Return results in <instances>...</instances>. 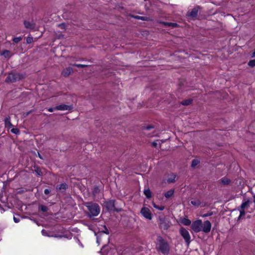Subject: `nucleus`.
Listing matches in <instances>:
<instances>
[{"label":"nucleus","mask_w":255,"mask_h":255,"mask_svg":"<svg viewBox=\"0 0 255 255\" xmlns=\"http://www.w3.org/2000/svg\"><path fill=\"white\" fill-rule=\"evenodd\" d=\"M211 226V223L209 221L206 220L203 223L201 220L198 219L193 222L191 226V228L195 233H198L202 231L207 234L210 232Z\"/></svg>","instance_id":"f257e3e1"},{"label":"nucleus","mask_w":255,"mask_h":255,"mask_svg":"<svg viewBox=\"0 0 255 255\" xmlns=\"http://www.w3.org/2000/svg\"><path fill=\"white\" fill-rule=\"evenodd\" d=\"M83 204L88 209L86 214L89 218L93 219L99 214L101 209L98 204L93 202H86Z\"/></svg>","instance_id":"f03ea898"},{"label":"nucleus","mask_w":255,"mask_h":255,"mask_svg":"<svg viewBox=\"0 0 255 255\" xmlns=\"http://www.w3.org/2000/svg\"><path fill=\"white\" fill-rule=\"evenodd\" d=\"M157 243L156 244V249L164 255L169 254L170 248L168 243L163 238L159 236L157 238Z\"/></svg>","instance_id":"7ed1b4c3"},{"label":"nucleus","mask_w":255,"mask_h":255,"mask_svg":"<svg viewBox=\"0 0 255 255\" xmlns=\"http://www.w3.org/2000/svg\"><path fill=\"white\" fill-rule=\"evenodd\" d=\"M115 202V200L105 201L103 203V206L106 208V210L109 212L114 211L119 213L121 212L122 209L121 208L116 207Z\"/></svg>","instance_id":"20e7f679"},{"label":"nucleus","mask_w":255,"mask_h":255,"mask_svg":"<svg viewBox=\"0 0 255 255\" xmlns=\"http://www.w3.org/2000/svg\"><path fill=\"white\" fill-rule=\"evenodd\" d=\"M24 78V75L21 73H11L7 76L5 82L7 83H13L19 81Z\"/></svg>","instance_id":"39448f33"},{"label":"nucleus","mask_w":255,"mask_h":255,"mask_svg":"<svg viewBox=\"0 0 255 255\" xmlns=\"http://www.w3.org/2000/svg\"><path fill=\"white\" fill-rule=\"evenodd\" d=\"M179 233L188 246L191 242V237L189 232L185 228L181 227L179 229Z\"/></svg>","instance_id":"423d86ee"},{"label":"nucleus","mask_w":255,"mask_h":255,"mask_svg":"<svg viewBox=\"0 0 255 255\" xmlns=\"http://www.w3.org/2000/svg\"><path fill=\"white\" fill-rule=\"evenodd\" d=\"M140 213L147 219H152V214L150 210L147 207H142L140 210Z\"/></svg>","instance_id":"0eeeda50"},{"label":"nucleus","mask_w":255,"mask_h":255,"mask_svg":"<svg viewBox=\"0 0 255 255\" xmlns=\"http://www.w3.org/2000/svg\"><path fill=\"white\" fill-rule=\"evenodd\" d=\"M159 221V225L161 229L167 230L170 227L169 222L166 221L164 218L160 217Z\"/></svg>","instance_id":"6e6552de"},{"label":"nucleus","mask_w":255,"mask_h":255,"mask_svg":"<svg viewBox=\"0 0 255 255\" xmlns=\"http://www.w3.org/2000/svg\"><path fill=\"white\" fill-rule=\"evenodd\" d=\"M200 9V7L199 6H196L192 9L191 11H188L186 15L188 17H190L193 18H195L198 15V12L199 10Z\"/></svg>","instance_id":"1a4fd4ad"},{"label":"nucleus","mask_w":255,"mask_h":255,"mask_svg":"<svg viewBox=\"0 0 255 255\" xmlns=\"http://www.w3.org/2000/svg\"><path fill=\"white\" fill-rule=\"evenodd\" d=\"M72 105H67L65 104H61L54 107L55 110L59 111H70L73 109Z\"/></svg>","instance_id":"9d476101"},{"label":"nucleus","mask_w":255,"mask_h":255,"mask_svg":"<svg viewBox=\"0 0 255 255\" xmlns=\"http://www.w3.org/2000/svg\"><path fill=\"white\" fill-rule=\"evenodd\" d=\"M68 185L66 183H63L56 186V189L57 190L60 191L61 192H64L68 188Z\"/></svg>","instance_id":"9b49d317"},{"label":"nucleus","mask_w":255,"mask_h":255,"mask_svg":"<svg viewBox=\"0 0 255 255\" xmlns=\"http://www.w3.org/2000/svg\"><path fill=\"white\" fill-rule=\"evenodd\" d=\"M73 72V69L68 67L64 69L62 72V75L64 77H67Z\"/></svg>","instance_id":"f8f14e48"},{"label":"nucleus","mask_w":255,"mask_h":255,"mask_svg":"<svg viewBox=\"0 0 255 255\" xmlns=\"http://www.w3.org/2000/svg\"><path fill=\"white\" fill-rule=\"evenodd\" d=\"M0 55L3 56L5 58L8 59L12 55V53L8 50H3L0 52Z\"/></svg>","instance_id":"ddd939ff"},{"label":"nucleus","mask_w":255,"mask_h":255,"mask_svg":"<svg viewBox=\"0 0 255 255\" xmlns=\"http://www.w3.org/2000/svg\"><path fill=\"white\" fill-rule=\"evenodd\" d=\"M24 25L25 27L27 29H33L35 27V24L34 23L28 21H24Z\"/></svg>","instance_id":"4468645a"},{"label":"nucleus","mask_w":255,"mask_h":255,"mask_svg":"<svg viewBox=\"0 0 255 255\" xmlns=\"http://www.w3.org/2000/svg\"><path fill=\"white\" fill-rule=\"evenodd\" d=\"M5 126L8 128H11L13 127V125L10 122V118L9 116L6 117L4 120Z\"/></svg>","instance_id":"2eb2a0df"},{"label":"nucleus","mask_w":255,"mask_h":255,"mask_svg":"<svg viewBox=\"0 0 255 255\" xmlns=\"http://www.w3.org/2000/svg\"><path fill=\"white\" fill-rule=\"evenodd\" d=\"M34 169H32L33 171H34L37 175L41 176L43 175V173L41 171V170L39 167L38 166H33Z\"/></svg>","instance_id":"dca6fc26"},{"label":"nucleus","mask_w":255,"mask_h":255,"mask_svg":"<svg viewBox=\"0 0 255 255\" xmlns=\"http://www.w3.org/2000/svg\"><path fill=\"white\" fill-rule=\"evenodd\" d=\"M180 222L185 226H189L191 224V221L185 218H181Z\"/></svg>","instance_id":"f3484780"},{"label":"nucleus","mask_w":255,"mask_h":255,"mask_svg":"<svg viewBox=\"0 0 255 255\" xmlns=\"http://www.w3.org/2000/svg\"><path fill=\"white\" fill-rule=\"evenodd\" d=\"M251 203L250 200L248 199L244 202H243L241 206H240V208L242 209H245L246 208H248L249 206V204Z\"/></svg>","instance_id":"a211bd4d"},{"label":"nucleus","mask_w":255,"mask_h":255,"mask_svg":"<svg viewBox=\"0 0 255 255\" xmlns=\"http://www.w3.org/2000/svg\"><path fill=\"white\" fill-rule=\"evenodd\" d=\"M100 192V189L98 186H94L92 191V194L94 197H96L97 195L99 194Z\"/></svg>","instance_id":"6ab92c4d"},{"label":"nucleus","mask_w":255,"mask_h":255,"mask_svg":"<svg viewBox=\"0 0 255 255\" xmlns=\"http://www.w3.org/2000/svg\"><path fill=\"white\" fill-rule=\"evenodd\" d=\"M143 192L147 198L149 199L151 197V192L149 188L144 189Z\"/></svg>","instance_id":"aec40b11"},{"label":"nucleus","mask_w":255,"mask_h":255,"mask_svg":"<svg viewBox=\"0 0 255 255\" xmlns=\"http://www.w3.org/2000/svg\"><path fill=\"white\" fill-rule=\"evenodd\" d=\"M192 101L193 100L191 99L185 100L181 102V104L184 106H188L191 104Z\"/></svg>","instance_id":"412c9836"},{"label":"nucleus","mask_w":255,"mask_h":255,"mask_svg":"<svg viewBox=\"0 0 255 255\" xmlns=\"http://www.w3.org/2000/svg\"><path fill=\"white\" fill-rule=\"evenodd\" d=\"M173 193H174V190H170L168 191L166 193H165L164 196L166 198H169L171 197L173 195Z\"/></svg>","instance_id":"4be33fe9"},{"label":"nucleus","mask_w":255,"mask_h":255,"mask_svg":"<svg viewBox=\"0 0 255 255\" xmlns=\"http://www.w3.org/2000/svg\"><path fill=\"white\" fill-rule=\"evenodd\" d=\"M221 183L224 185H228L230 183L231 180L227 178H223L221 180Z\"/></svg>","instance_id":"5701e85b"},{"label":"nucleus","mask_w":255,"mask_h":255,"mask_svg":"<svg viewBox=\"0 0 255 255\" xmlns=\"http://www.w3.org/2000/svg\"><path fill=\"white\" fill-rule=\"evenodd\" d=\"M199 163L200 161L199 160L194 159L192 161L191 167L193 168H195Z\"/></svg>","instance_id":"b1692460"},{"label":"nucleus","mask_w":255,"mask_h":255,"mask_svg":"<svg viewBox=\"0 0 255 255\" xmlns=\"http://www.w3.org/2000/svg\"><path fill=\"white\" fill-rule=\"evenodd\" d=\"M39 209L42 212H46L48 211V208L47 206L41 204L39 205Z\"/></svg>","instance_id":"393cba45"},{"label":"nucleus","mask_w":255,"mask_h":255,"mask_svg":"<svg viewBox=\"0 0 255 255\" xmlns=\"http://www.w3.org/2000/svg\"><path fill=\"white\" fill-rule=\"evenodd\" d=\"M191 203L196 206H199L201 204V202L199 200H195L191 201Z\"/></svg>","instance_id":"a878e982"},{"label":"nucleus","mask_w":255,"mask_h":255,"mask_svg":"<svg viewBox=\"0 0 255 255\" xmlns=\"http://www.w3.org/2000/svg\"><path fill=\"white\" fill-rule=\"evenodd\" d=\"M72 65L73 66L80 67V68H85L89 66V65H86V64H73Z\"/></svg>","instance_id":"bb28decb"},{"label":"nucleus","mask_w":255,"mask_h":255,"mask_svg":"<svg viewBox=\"0 0 255 255\" xmlns=\"http://www.w3.org/2000/svg\"><path fill=\"white\" fill-rule=\"evenodd\" d=\"M152 205L155 208H156L157 209H158L160 211H162L164 210V206H158V205H156L154 203H152Z\"/></svg>","instance_id":"cd10ccee"},{"label":"nucleus","mask_w":255,"mask_h":255,"mask_svg":"<svg viewBox=\"0 0 255 255\" xmlns=\"http://www.w3.org/2000/svg\"><path fill=\"white\" fill-rule=\"evenodd\" d=\"M142 129H146L147 130H149L151 129H153L154 128V127L152 125H149L147 126H143L142 127Z\"/></svg>","instance_id":"c85d7f7f"},{"label":"nucleus","mask_w":255,"mask_h":255,"mask_svg":"<svg viewBox=\"0 0 255 255\" xmlns=\"http://www.w3.org/2000/svg\"><path fill=\"white\" fill-rule=\"evenodd\" d=\"M248 65L251 67L255 66V59L251 60L248 62Z\"/></svg>","instance_id":"c756f323"},{"label":"nucleus","mask_w":255,"mask_h":255,"mask_svg":"<svg viewBox=\"0 0 255 255\" xmlns=\"http://www.w3.org/2000/svg\"><path fill=\"white\" fill-rule=\"evenodd\" d=\"M175 177H176V176L174 175L172 177L169 178L167 180V182L169 183H174L175 181Z\"/></svg>","instance_id":"7c9ffc66"},{"label":"nucleus","mask_w":255,"mask_h":255,"mask_svg":"<svg viewBox=\"0 0 255 255\" xmlns=\"http://www.w3.org/2000/svg\"><path fill=\"white\" fill-rule=\"evenodd\" d=\"M164 24L168 26H171L173 27H176L177 25L176 23H172V22H166L164 23Z\"/></svg>","instance_id":"2f4dec72"},{"label":"nucleus","mask_w":255,"mask_h":255,"mask_svg":"<svg viewBox=\"0 0 255 255\" xmlns=\"http://www.w3.org/2000/svg\"><path fill=\"white\" fill-rule=\"evenodd\" d=\"M58 26L62 29L65 30L66 28V25L65 23H60L58 25Z\"/></svg>","instance_id":"473e14b6"},{"label":"nucleus","mask_w":255,"mask_h":255,"mask_svg":"<svg viewBox=\"0 0 255 255\" xmlns=\"http://www.w3.org/2000/svg\"><path fill=\"white\" fill-rule=\"evenodd\" d=\"M133 17H134L136 19H140L142 20H146L147 19V17H146L140 16H138V15L134 16H133Z\"/></svg>","instance_id":"72a5a7b5"},{"label":"nucleus","mask_w":255,"mask_h":255,"mask_svg":"<svg viewBox=\"0 0 255 255\" xmlns=\"http://www.w3.org/2000/svg\"><path fill=\"white\" fill-rule=\"evenodd\" d=\"M213 215V212H208V213H207L206 214L202 215V217H207L211 216H212Z\"/></svg>","instance_id":"f704fd0d"},{"label":"nucleus","mask_w":255,"mask_h":255,"mask_svg":"<svg viewBox=\"0 0 255 255\" xmlns=\"http://www.w3.org/2000/svg\"><path fill=\"white\" fill-rule=\"evenodd\" d=\"M11 131L16 134H18L20 132L19 130L17 128H13L11 129Z\"/></svg>","instance_id":"c9c22d12"},{"label":"nucleus","mask_w":255,"mask_h":255,"mask_svg":"<svg viewBox=\"0 0 255 255\" xmlns=\"http://www.w3.org/2000/svg\"><path fill=\"white\" fill-rule=\"evenodd\" d=\"M22 39L21 37H14L13 39V41L16 43H18Z\"/></svg>","instance_id":"e433bc0d"},{"label":"nucleus","mask_w":255,"mask_h":255,"mask_svg":"<svg viewBox=\"0 0 255 255\" xmlns=\"http://www.w3.org/2000/svg\"><path fill=\"white\" fill-rule=\"evenodd\" d=\"M240 216H239V218L245 215V210L241 209L240 210Z\"/></svg>","instance_id":"4c0bfd02"},{"label":"nucleus","mask_w":255,"mask_h":255,"mask_svg":"<svg viewBox=\"0 0 255 255\" xmlns=\"http://www.w3.org/2000/svg\"><path fill=\"white\" fill-rule=\"evenodd\" d=\"M33 41V38L32 37H27L26 38V42L28 44L31 43Z\"/></svg>","instance_id":"58836bf2"},{"label":"nucleus","mask_w":255,"mask_h":255,"mask_svg":"<svg viewBox=\"0 0 255 255\" xmlns=\"http://www.w3.org/2000/svg\"><path fill=\"white\" fill-rule=\"evenodd\" d=\"M104 228L105 229V230L103 231H102L101 233H104L106 234L107 235H109L110 233H109L108 229L107 228L106 226H104Z\"/></svg>","instance_id":"ea45409f"},{"label":"nucleus","mask_w":255,"mask_h":255,"mask_svg":"<svg viewBox=\"0 0 255 255\" xmlns=\"http://www.w3.org/2000/svg\"><path fill=\"white\" fill-rule=\"evenodd\" d=\"M51 192V190L49 189H45L44 190V193L46 194V195H48Z\"/></svg>","instance_id":"a19ab883"},{"label":"nucleus","mask_w":255,"mask_h":255,"mask_svg":"<svg viewBox=\"0 0 255 255\" xmlns=\"http://www.w3.org/2000/svg\"><path fill=\"white\" fill-rule=\"evenodd\" d=\"M13 220H14V222L16 223H18L20 221L19 219L15 217H13Z\"/></svg>","instance_id":"79ce46f5"},{"label":"nucleus","mask_w":255,"mask_h":255,"mask_svg":"<svg viewBox=\"0 0 255 255\" xmlns=\"http://www.w3.org/2000/svg\"><path fill=\"white\" fill-rule=\"evenodd\" d=\"M151 144L154 147H156L157 146V143L155 141L152 142Z\"/></svg>","instance_id":"37998d69"},{"label":"nucleus","mask_w":255,"mask_h":255,"mask_svg":"<svg viewBox=\"0 0 255 255\" xmlns=\"http://www.w3.org/2000/svg\"><path fill=\"white\" fill-rule=\"evenodd\" d=\"M54 110H55V109H54V108H49L48 109V111L49 112H53Z\"/></svg>","instance_id":"c03bdc74"},{"label":"nucleus","mask_w":255,"mask_h":255,"mask_svg":"<svg viewBox=\"0 0 255 255\" xmlns=\"http://www.w3.org/2000/svg\"><path fill=\"white\" fill-rule=\"evenodd\" d=\"M42 233L43 235H46V231L45 230H42Z\"/></svg>","instance_id":"a18cd8bd"},{"label":"nucleus","mask_w":255,"mask_h":255,"mask_svg":"<svg viewBox=\"0 0 255 255\" xmlns=\"http://www.w3.org/2000/svg\"><path fill=\"white\" fill-rule=\"evenodd\" d=\"M253 57H255V51L253 53Z\"/></svg>","instance_id":"49530a36"},{"label":"nucleus","mask_w":255,"mask_h":255,"mask_svg":"<svg viewBox=\"0 0 255 255\" xmlns=\"http://www.w3.org/2000/svg\"><path fill=\"white\" fill-rule=\"evenodd\" d=\"M38 156L41 158L42 159V157L41 156L40 154L39 153H38Z\"/></svg>","instance_id":"de8ad7c7"},{"label":"nucleus","mask_w":255,"mask_h":255,"mask_svg":"<svg viewBox=\"0 0 255 255\" xmlns=\"http://www.w3.org/2000/svg\"><path fill=\"white\" fill-rule=\"evenodd\" d=\"M29 113L30 112H28L26 115H28V114H29Z\"/></svg>","instance_id":"09e8293b"}]
</instances>
